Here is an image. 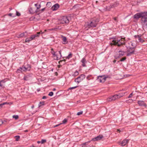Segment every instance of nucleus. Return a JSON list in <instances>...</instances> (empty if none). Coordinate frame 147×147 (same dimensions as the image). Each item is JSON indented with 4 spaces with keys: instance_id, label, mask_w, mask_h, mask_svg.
<instances>
[{
    "instance_id": "f257e3e1",
    "label": "nucleus",
    "mask_w": 147,
    "mask_h": 147,
    "mask_svg": "<svg viewBox=\"0 0 147 147\" xmlns=\"http://www.w3.org/2000/svg\"><path fill=\"white\" fill-rule=\"evenodd\" d=\"M111 39H113L112 42L110 43L111 46L117 45L118 47H120L121 45L125 44V42L124 40H123V38H122L120 39H116L114 37L111 38Z\"/></svg>"
},
{
    "instance_id": "f03ea898",
    "label": "nucleus",
    "mask_w": 147,
    "mask_h": 147,
    "mask_svg": "<svg viewBox=\"0 0 147 147\" xmlns=\"http://www.w3.org/2000/svg\"><path fill=\"white\" fill-rule=\"evenodd\" d=\"M99 21V20L98 18H95L93 19L90 23H88L87 26L88 28H90L96 27Z\"/></svg>"
},
{
    "instance_id": "7ed1b4c3",
    "label": "nucleus",
    "mask_w": 147,
    "mask_h": 147,
    "mask_svg": "<svg viewBox=\"0 0 147 147\" xmlns=\"http://www.w3.org/2000/svg\"><path fill=\"white\" fill-rule=\"evenodd\" d=\"M70 19V17L69 16H63L59 19V22L61 24H68Z\"/></svg>"
},
{
    "instance_id": "20e7f679",
    "label": "nucleus",
    "mask_w": 147,
    "mask_h": 147,
    "mask_svg": "<svg viewBox=\"0 0 147 147\" xmlns=\"http://www.w3.org/2000/svg\"><path fill=\"white\" fill-rule=\"evenodd\" d=\"M136 46L133 47H128L127 48V56H130L134 54Z\"/></svg>"
},
{
    "instance_id": "39448f33",
    "label": "nucleus",
    "mask_w": 147,
    "mask_h": 147,
    "mask_svg": "<svg viewBox=\"0 0 147 147\" xmlns=\"http://www.w3.org/2000/svg\"><path fill=\"white\" fill-rule=\"evenodd\" d=\"M145 13L146 12H141L138 13L134 15V18L136 20H138L139 18H141L142 19V18L143 17Z\"/></svg>"
},
{
    "instance_id": "423d86ee",
    "label": "nucleus",
    "mask_w": 147,
    "mask_h": 147,
    "mask_svg": "<svg viewBox=\"0 0 147 147\" xmlns=\"http://www.w3.org/2000/svg\"><path fill=\"white\" fill-rule=\"evenodd\" d=\"M85 75L82 74L75 79V81L78 84L85 78Z\"/></svg>"
},
{
    "instance_id": "0eeeda50",
    "label": "nucleus",
    "mask_w": 147,
    "mask_h": 147,
    "mask_svg": "<svg viewBox=\"0 0 147 147\" xmlns=\"http://www.w3.org/2000/svg\"><path fill=\"white\" fill-rule=\"evenodd\" d=\"M106 77H103L102 76H99L97 77V80L100 82H104L106 80Z\"/></svg>"
},
{
    "instance_id": "6e6552de",
    "label": "nucleus",
    "mask_w": 147,
    "mask_h": 147,
    "mask_svg": "<svg viewBox=\"0 0 147 147\" xmlns=\"http://www.w3.org/2000/svg\"><path fill=\"white\" fill-rule=\"evenodd\" d=\"M22 66L24 71H30L31 68V66L29 64H27L26 65H23Z\"/></svg>"
},
{
    "instance_id": "1a4fd4ad",
    "label": "nucleus",
    "mask_w": 147,
    "mask_h": 147,
    "mask_svg": "<svg viewBox=\"0 0 147 147\" xmlns=\"http://www.w3.org/2000/svg\"><path fill=\"white\" fill-rule=\"evenodd\" d=\"M142 36V35L140 34L139 35H134V37L136 39L137 38L139 40V42L142 43L144 42V40L141 38Z\"/></svg>"
},
{
    "instance_id": "9d476101",
    "label": "nucleus",
    "mask_w": 147,
    "mask_h": 147,
    "mask_svg": "<svg viewBox=\"0 0 147 147\" xmlns=\"http://www.w3.org/2000/svg\"><path fill=\"white\" fill-rule=\"evenodd\" d=\"M142 24L146 22H147V12H146V13L141 19Z\"/></svg>"
},
{
    "instance_id": "9b49d317",
    "label": "nucleus",
    "mask_w": 147,
    "mask_h": 147,
    "mask_svg": "<svg viewBox=\"0 0 147 147\" xmlns=\"http://www.w3.org/2000/svg\"><path fill=\"white\" fill-rule=\"evenodd\" d=\"M103 138V136L102 135H100L99 136H98L96 137L92 138L91 140V141H98L99 140H101L102 138Z\"/></svg>"
},
{
    "instance_id": "f8f14e48",
    "label": "nucleus",
    "mask_w": 147,
    "mask_h": 147,
    "mask_svg": "<svg viewBox=\"0 0 147 147\" xmlns=\"http://www.w3.org/2000/svg\"><path fill=\"white\" fill-rule=\"evenodd\" d=\"M59 7V5L58 3H56L52 7L51 9L53 11H55L57 10Z\"/></svg>"
},
{
    "instance_id": "ddd939ff",
    "label": "nucleus",
    "mask_w": 147,
    "mask_h": 147,
    "mask_svg": "<svg viewBox=\"0 0 147 147\" xmlns=\"http://www.w3.org/2000/svg\"><path fill=\"white\" fill-rule=\"evenodd\" d=\"M26 33V32H23V33H21L20 34H17L16 35V36H17V37L18 38L22 37L23 36H25V37H26V36L25 34Z\"/></svg>"
},
{
    "instance_id": "4468645a",
    "label": "nucleus",
    "mask_w": 147,
    "mask_h": 147,
    "mask_svg": "<svg viewBox=\"0 0 147 147\" xmlns=\"http://www.w3.org/2000/svg\"><path fill=\"white\" fill-rule=\"evenodd\" d=\"M138 103L139 105L140 106H144L145 107L146 106V104L143 101H138Z\"/></svg>"
},
{
    "instance_id": "2eb2a0df",
    "label": "nucleus",
    "mask_w": 147,
    "mask_h": 147,
    "mask_svg": "<svg viewBox=\"0 0 147 147\" xmlns=\"http://www.w3.org/2000/svg\"><path fill=\"white\" fill-rule=\"evenodd\" d=\"M128 140H123L121 143L122 146H125L129 142Z\"/></svg>"
},
{
    "instance_id": "dca6fc26",
    "label": "nucleus",
    "mask_w": 147,
    "mask_h": 147,
    "mask_svg": "<svg viewBox=\"0 0 147 147\" xmlns=\"http://www.w3.org/2000/svg\"><path fill=\"white\" fill-rule=\"evenodd\" d=\"M119 57H121L124 55V53H125V52L121 51H119Z\"/></svg>"
},
{
    "instance_id": "f3484780",
    "label": "nucleus",
    "mask_w": 147,
    "mask_h": 147,
    "mask_svg": "<svg viewBox=\"0 0 147 147\" xmlns=\"http://www.w3.org/2000/svg\"><path fill=\"white\" fill-rule=\"evenodd\" d=\"M119 4L117 2H115L114 3L113 5H111L110 7V9L111 8H113L115 7H117L118 5Z\"/></svg>"
},
{
    "instance_id": "a211bd4d",
    "label": "nucleus",
    "mask_w": 147,
    "mask_h": 147,
    "mask_svg": "<svg viewBox=\"0 0 147 147\" xmlns=\"http://www.w3.org/2000/svg\"><path fill=\"white\" fill-rule=\"evenodd\" d=\"M22 70L23 71V69H22V67H20L19 68L17 69L16 71V72L17 73H20V72H22Z\"/></svg>"
},
{
    "instance_id": "6ab92c4d",
    "label": "nucleus",
    "mask_w": 147,
    "mask_h": 147,
    "mask_svg": "<svg viewBox=\"0 0 147 147\" xmlns=\"http://www.w3.org/2000/svg\"><path fill=\"white\" fill-rule=\"evenodd\" d=\"M66 60L65 59H63L59 61V64H62L63 65H64L65 63Z\"/></svg>"
},
{
    "instance_id": "aec40b11",
    "label": "nucleus",
    "mask_w": 147,
    "mask_h": 147,
    "mask_svg": "<svg viewBox=\"0 0 147 147\" xmlns=\"http://www.w3.org/2000/svg\"><path fill=\"white\" fill-rule=\"evenodd\" d=\"M111 97L113 101H114L116 99L118 98H117V95L116 94L114 96H111Z\"/></svg>"
},
{
    "instance_id": "412c9836",
    "label": "nucleus",
    "mask_w": 147,
    "mask_h": 147,
    "mask_svg": "<svg viewBox=\"0 0 147 147\" xmlns=\"http://www.w3.org/2000/svg\"><path fill=\"white\" fill-rule=\"evenodd\" d=\"M124 94L125 93H120L118 94H116L117 95V98H119L123 96H124Z\"/></svg>"
},
{
    "instance_id": "4be33fe9",
    "label": "nucleus",
    "mask_w": 147,
    "mask_h": 147,
    "mask_svg": "<svg viewBox=\"0 0 147 147\" xmlns=\"http://www.w3.org/2000/svg\"><path fill=\"white\" fill-rule=\"evenodd\" d=\"M32 40L30 38V37L29 38H27L26 39L25 42H29L30 41Z\"/></svg>"
},
{
    "instance_id": "5701e85b",
    "label": "nucleus",
    "mask_w": 147,
    "mask_h": 147,
    "mask_svg": "<svg viewBox=\"0 0 147 147\" xmlns=\"http://www.w3.org/2000/svg\"><path fill=\"white\" fill-rule=\"evenodd\" d=\"M29 11L30 13H34L35 11L33 10L32 8V7H30L29 9Z\"/></svg>"
},
{
    "instance_id": "b1692460",
    "label": "nucleus",
    "mask_w": 147,
    "mask_h": 147,
    "mask_svg": "<svg viewBox=\"0 0 147 147\" xmlns=\"http://www.w3.org/2000/svg\"><path fill=\"white\" fill-rule=\"evenodd\" d=\"M44 32H42V31H41L40 32H37L36 33V34H35V35H36L37 36H36V37H38L39 36V35H40V34H43L44 33Z\"/></svg>"
},
{
    "instance_id": "393cba45",
    "label": "nucleus",
    "mask_w": 147,
    "mask_h": 147,
    "mask_svg": "<svg viewBox=\"0 0 147 147\" xmlns=\"http://www.w3.org/2000/svg\"><path fill=\"white\" fill-rule=\"evenodd\" d=\"M72 57V54L71 53H70L66 57V59H69L71 58Z\"/></svg>"
},
{
    "instance_id": "a878e982",
    "label": "nucleus",
    "mask_w": 147,
    "mask_h": 147,
    "mask_svg": "<svg viewBox=\"0 0 147 147\" xmlns=\"http://www.w3.org/2000/svg\"><path fill=\"white\" fill-rule=\"evenodd\" d=\"M37 36L36 35H35V34L34 35H32L31 36H30V38L32 40H34V38L36 37V36Z\"/></svg>"
},
{
    "instance_id": "bb28decb",
    "label": "nucleus",
    "mask_w": 147,
    "mask_h": 147,
    "mask_svg": "<svg viewBox=\"0 0 147 147\" xmlns=\"http://www.w3.org/2000/svg\"><path fill=\"white\" fill-rule=\"evenodd\" d=\"M126 59V58L125 57H123L120 60L118 61H117V62L119 63L120 61H123L124 60H125Z\"/></svg>"
},
{
    "instance_id": "cd10ccee",
    "label": "nucleus",
    "mask_w": 147,
    "mask_h": 147,
    "mask_svg": "<svg viewBox=\"0 0 147 147\" xmlns=\"http://www.w3.org/2000/svg\"><path fill=\"white\" fill-rule=\"evenodd\" d=\"M78 87V86H74V87H73L69 88L67 90L69 91V90H71L72 89H74L75 88H77Z\"/></svg>"
},
{
    "instance_id": "c85d7f7f",
    "label": "nucleus",
    "mask_w": 147,
    "mask_h": 147,
    "mask_svg": "<svg viewBox=\"0 0 147 147\" xmlns=\"http://www.w3.org/2000/svg\"><path fill=\"white\" fill-rule=\"evenodd\" d=\"M15 137L16 138V141H19L20 138V137L19 136H16Z\"/></svg>"
},
{
    "instance_id": "c756f323",
    "label": "nucleus",
    "mask_w": 147,
    "mask_h": 147,
    "mask_svg": "<svg viewBox=\"0 0 147 147\" xmlns=\"http://www.w3.org/2000/svg\"><path fill=\"white\" fill-rule=\"evenodd\" d=\"M51 2H47V6L48 7H50L51 6Z\"/></svg>"
},
{
    "instance_id": "7c9ffc66",
    "label": "nucleus",
    "mask_w": 147,
    "mask_h": 147,
    "mask_svg": "<svg viewBox=\"0 0 147 147\" xmlns=\"http://www.w3.org/2000/svg\"><path fill=\"white\" fill-rule=\"evenodd\" d=\"M81 62L82 63H86V59L84 58H83L81 61Z\"/></svg>"
},
{
    "instance_id": "2f4dec72",
    "label": "nucleus",
    "mask_w": 147,
    "mask_h": 147,
    "mask_svg": "<svg viewBox=\"0 0 147 147\" xmlns=\"http://www.w3.org/2000/svg\"><path fill=\"white\" fill-rule=\"evenodd\" d=\"M39 104H40V105H39V107H40L42 105H45V102L44 101H42V102H40Z\"/></svg>"
},
{
    "instance_id": "473e14b6",
    "label": "nucleus",
    "mask_w": 147,
    "mask_h": 147,
    "mask_svg": "<svg viewBox=\"0 0 147 147\" xmlns=\"http://www.w3.org/2000/svg\"><path fill=\"white\" fill-rule=\"evenodd\" d=\"M13 118H14L15 119H17L19 117L18 115H13Z\"/></svg>"
},
{
    "instance_id": "72a5a7b5",
    "label": "nucleus",
    "mask_w": 147,
    "mask_h": 147,
    "mask_svg": "<svg viewBox=\"0 0 147 147\" xmlns=\"http://www.w3.org/2000/svg\"><path fill=\"white\" fill-rule=\"evenodd\" d=\"M67 120L66 119H65L62 121V124H65L66 123V122H67Z\"/></svg>"
},
{
    "instance_id": "f704fd0d",
    "label": "nucleus",
    "mask_w": 147,
    "mask_h": 147,
    "mask_svg": "<svg viewBox=\"0 0 147 147\" xmlns=\"http://www.w3.org/2000/svg\"><path fill=\"white\" fill-rule=\"evenodd\" d=\"M143 27L146 26L147 29V22H146L142 24Z\"/></svg>"
},
{
    "instance_id": "c9c22d12",
    "label": "nucleus",
    "mask_w": 147,
    "mask_h": 147,
    "mask_svg": "<svg viewBox=\"0 0 147 147\" xmlns=\"http://www.w3.org/2000/svg\"><path fill=\"white\" fill-rule=\"evenodd\" d=\"M107 101L109 102L111 101H113L112 100V98L111 97H109V98L107 99Z\"/></svg>"
},
{
    "instance_id": "e433bc0d",
    "label": "nucleus",
    "mask_w": 147,
    "mask_h": 147,
    "mask_svg": "<svg viewBox=\"0 0 147 147\" xmlns=\"http://www.w3.org/2000/svg\"><path fill=\"white\" fill-rule=\"evenodd\" d=\"M46 142V140L42 139L41 140V143L42 144H44Z\"/></svg>"
},
{
    "instance_id": "4c0bfd02",
    "label": "nucleus",
    "mask_w": 147,
    "mask_h": 147,
    "mask_svg": "<svg viewBox=\"0 0 147 147\" xmlns=\"http://www.w3.org/2000/svg\"><path fill=\"white\" fill-rule=\"evenodd\" d=\"M83 112L82 111H80V112H78L77 113V115H80L82 114L83 113Z\"/></svg>"
},
{
    "instance_id": "58836bf2",
    "label": "nucleus",
    "mask_w": 147,
    "mask_h": 147,
    "mask_svg": "<svg viewBox=\"0 0 147 147\" xmlns=\"http://www.w3.org/2000/svg\"><path fill=\"white\" fill-rule=\"evenodd\" d=\"M52 54L54 56H56V59L57 60H59V58L57 57V55L55 54V52H53V53H52Z\"/></svg>"
},
{
    "instance_id": "ea45409f",
    "label": "nucleus",
    "mask_w": 147,
    "mask_h": 147,
    "mask_svg": "<svg viewBox=\"0 0 147 147\" xmlns=\"http://www.w3.org/2000/svg\"><path fill=\"white\" fill-rule=\"evenodd\" d=\"M53 94V93L52 92H50L48 94L49 96H52Z\"/></svg>"
},
{
    "instance_id": "a19ab883",
    "label": "nucleus",
    "mask_w": 147,
    "mask_h": 147,
    "mask_svg": "<svg viewBox=\"0 0 147 147\" xmlns=\"http://www.w3.org/2000/svg\"><path fill=\"white\" fill-rule=\"evenodd\" d=\"M16 14L17 16H20L21 15L20 13L17 11H16Z\"/></svg>"
},
{
    "instance_id": "79ce46f5",
    "label": "nucleus",
    "mask_w": 147,
    "mask_h": 147,
    "mask_svg": "<svg viewBox=\"0 0 147 147\" xmlns=\"http://www.w3.org/2000/svg\"><path fill=\"white\" fill-rule=\"evenodd\" d=\"M63 37V40L64 42H65L66 41L67 39L66 37L62 36Z\"/></svg>"
},
{
    "instance_id": "37998d69",
    "label": "nucleus",
    "mask_w": 147,
    "mask_h": 147,
    "mask_svg": "<svg viewBox=\"0 0 147 147\" xmlns=\"http://www.w3.org/2000/svg\"><path fill=\"white\" fill-rule=\"evenodd\" d=\"M79 74V73L77 71H76L75 72H74V75L75 76H76L77 75H78V74Z\"/></svg>"
},
{
    "instance_id": "c03bdc74",
    "label": "nucleus",
    "mask_w": 147,
    "mask_h": 147,
    "mask_svg": "<svg viewBox=\"0 0 147 147\" xmlns=\"http://www.w3.org/2000/svg\"><path fill=\"white\" fill-rule=\"evenodd\" d=\"M90 141H89L88 142H86L84 143H83L82 144L83 145H87V144L88 143H90Z\"/></svg>"
},
{
    "instance_id": "a18cd8bd",
    "label": "nucleus",
    "mask_w": 147,
    "mask_h": 147,
    "mask_svg": "<svg viewBox=\"0 0 147 147\" xmlns=\"http://www.w3.org/2000/svg\"><path fill=\"white\" fill-rule=\"evenodd\" d=\"M133 95V93H131L129 96L128 97V98L131 97Z\"/></svg>"
},
{
    "instance_id": "49530a36",
    "label": "nucleus",
    "mask_w": 147,
    "mask_h": 147,
    "mask_svg": "<svg viewBox=\"0 0 147 147\" xmlns=\"http://www.w3.org/2000/svg\"><path fill=\"white\" fill-rule=\"evenodd\" d=\"M91 76L90 75H89L86 78V79L87 80H90V79L89 78Z\"/></svg>"
},
{
    "instance_id": "de8ad7c7",
    "label": "nucleus",
    "mask_w": 147,
    "mask_h": 147,
    "mask_svg": "<svg viewBox=\"0 0 147 147\" xmlns=\"http://www.w3.org/2000/svg\"><path fill=\"white\" fill-rule=\"evenodd\" d=\"M62 124V123H60L59 124H57V125L55 126H54V127H57V126H59V125H60L61 124Z\"/></svg>"
},
{
    "instance_id": "09e8293b",
    "label": "nucleus",
    "mask_w": 147,
    "mask_h": 147,
    "mask_svg": "<svg viewBox=\"0 0 147 147\" xmlns=\"http://www.w3.org/2000/svg\"><path fill=\"white\" fill-rule=\"evenodd\" d=\"M59 54L60 55V57L59 58V59L61 58V51H59Z\"/></svg>"
},
{
    "instance_id": "8fccbe9b",
    "label": "nucleus",
    "mask_w": 147,
    "mask_h": 147,
    "mask_svg": "<svg viewBox=\"0 0 147 147\" xmlns=\"http://www.w3.org/2000/svg\"><path fill=\"white\" fill-rule=\"evenodd\" d=\"M3 121L1 120H0V125H2L3 123Z\"/></svg>"
},
{
    "instance_id": "3c124183",
    "label": "nucleus",
    "mask_w": 147,
    "mask_h": 147,
    "mask_svg": "<svg viewBox=\"0 0 147 147\" xmlns=\"http://www.w3.org/2000/svg\"><path fill=\"white\" fill-rule=\"evenodd\" d=\"M47 97L46 96H43L42 97V99H45L47 98Z\"/></svg>"
},
{
    "instance_id": "603ef678",
    "label": "nucleus",
    "mask_w": 147,
    "mask_h": 147,
    "mask_svg": "<svg viewBox=\"0 0 147 147\" xmlns=\"http://www.w3.org/2000/svg\"><path fill=\"white\" fill-rule=\"evenodd\" d=\"M113 19L116 22H117V17H115Z\"/></svg>"
},
{
    "instance_id": "864d4df0",
    "label": "nucleus",
    "mask_w": 147,
    "mask_h": 147,
    "mask_svg": "<svg viewBox=\"0 0 147 147\" xmlns=\"http://www.w3.org/2000/svg\"><path fill=\"white\" fill-rule=\"evenodd\" d=\"M8 104V103H7V102H4V103H3V104H1L0 105H2V106L3 105H5V104Z\"/></svg>"
},
{
    "instance_id": "5fc2aeb1",
    "label": "nucleus",
    "mask_w": 147,
    "mask_h": 147,
    "mask_svg": "<svg viewBox=\"0 0 147 147\" xmlns=\"http://www.w3.org/2000/svg\"><path fill=\"white\" fill-rule=\"evenodd\" d=\"M82 65L83 67H86V65L85 64V63H82Z\"/></svg>"
},
{
    "instance_id": "6e6d98bb",
    "label": "nucleus",
    "mask_w": 147,
    "mask_h": 147,
    "mask_svg": "<svg viewBox=\"0 0 147 147\" xmlns=\"http://www.w3.org/2000/svg\"><path fill=\"white\" fill-rule=\"evenodd\" d=\"M26 78H27V77H26V76H24V80H27L26 79Z\"/></svg>"
},
{
    "instance_id": "4d7b16f0",
    "label": "nucleus",
    "mask_w": 147,
    "mask_h": 147,
    "mask_svg": "<svg viewBox=\"0 0 147 147\" xmlns=\"http://www.w3.org/2000/svg\"><path fill=\"white\" fill-rule=\"evenodd\" d=\"M85 145H83L82 144V147H87V146Z\"/></svg>"
},
{
    "instance_id": "13d9d810",
    "label": "nucleus",
    "mask_w": 147,
    "mask_h": 147,
    "mask_svg": "<svg viewBox=\"0 0 147 147\" xmlns=\"http://www.w3.org/2000/svg\"><path fill=\"white\" fill-rule=\"evenodd\" d=\"M12 15V13H10L9 14V16H11Z\"/></svg>"
},
{
    "instance_id": "bf43d9fd",
    "label": "nucleus",
    "mask_w": 147,
    "mask_h": 147,
    "mask_svg": "<svg viewBox=\"0 0 147 147\" xmlns=\"http://www.w3.org/2000/svg\"><path fill=\"white\" fill-rule=\"evenodd\" d=\"M40 5H39L38 7H37V9H39L40 8Z\"/></svg>"
},
{
    "instance_id": "052dcab7",
    "label": "nucleus",
    "mask_w": 147,
    "mask_h": 147,
    "mask_svg": "<svg viewBox=\"0 0 147 147\" xmlns=\"http://www.w3.org/2000/svg\"><path fill=\"white\" fill-rule=\"evenodd\" d=\"M116 61L115 60H114L113 61V62L114 63H115L116 62Z\"/></svg>"
},
{
    "instance_id": "680f3d73",
    "label": "nucleus",
    "mask_w": 147,
    "mask_h": 147,
    "mask_svg": "<svg viewBox=\"0 0 147 147\" xmlns=\"http://www.w3.org/2000/svg\"><path fill=\"white\" fill-rule=\"evenodd\" d=\"M37 143H38V144H39L40 143H41V141H38L37 142Z\"/></svg>"
},
{
    "instance_id": "e2e57ef3",
    "label": "nucleus",
    "mask_w": 147,
    "mask_h": 147,
    "mask_svg": "<svg viewBox=\"0 0 147 147\" xmlns=\"http://www.w3.org/2000/svg\"><path fill=\"white\" fill-rule=\"evenodd\" d=\"M24 131L25 132H27L28 131V130H26L25 131Z\"/></svg>"
},
{
    "instance_id": "0e129e2a",
    "label": "nucleus",
    "mask_w": 147,
    "mask_h": 147,
    "mask_svg": "<svg viewBox=\"0 0 147 147\" xmlns=\"http://www.w3.org/2000/svg\"><path fill=\"white\" fill-rule=\"evenodd\" d=\"M45 10V8H43L41 9V11H44Z\"/></svg>"
},
{
    "instance_id": "69168bd1",
    "label": "nucleus",
    "mask_w": 147,
    "mask_h": 147,
    "mask_svg": "<svg viewBox=\"0 0 147 147\" xmlns=\"http://www.w3.org/2000/svg\"><path fill=\"white\" fill-rule=\"evenodd\" d=\"M30 147H35V146L33 145H32Z\"/></svg>"
},
{
    "instance_id": "338daca9",
    "label": "nucleus",
    "mask_w": 147,
    "mask_h": 147,
    "mask_svg": "<svg viewBox=\"0 0 147 147\" xmlns=\"http://www.w3.org/2000/svg\"><path fill=\"white\" fill-rule=\"evenodd\" d=\"M34 105H33V106H32L31 107V108H32V109H33V108H34Z\"/></svg>"
},
{
    "instance_id": "774afa93",
    "label": "nucleus",
    "mask_w": 147,
    "mask_h": 147,
    "mask_svg": "<svg viewBox=\"0 0 147 147\" xmlns=\"http://www.w3.org/2000/svg\"><path fill=\"white\" fill-rule=\"evenodd\" d=\"M56 90V89L55 88H54L53 89V91H55Z\"/></svg>"
}]
</instances>
